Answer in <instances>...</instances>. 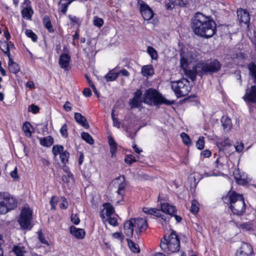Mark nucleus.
Returning <instances> with one entry per match:
<instances>
[{
  "instance_id": "obj_1",
  "label": "nucleus",
  "mask_w": 256,
  "mask_h": 256,
  "mask_svg": "<svg viewBox=\"0 0 256 256\" xmlns=\"http://www.w3.org/2000/svg\"><path fill=\"white\" fill-rule=\"evenodd\" d=\"M192 28L196 35L208 38L216 32V24L210 17L198 12L192 18Z\"/></svg>"
},
{
  "instance_id": "obj_2",
  "label": "nucleus",
  "mask_w": 256,
  "mask_h": 256,
  "mask_svg": "<svg viewBox=\"0 0 256 256\" xmlns=\"http://www.w3.org/2000/svg\"><path fill=\"white\" fill-rule=\"evenodd\" d=\"M220 68L221 64L217 60L207 63L199 62L192 68V70L186 71V75L194 81L196 75L202 76L204 74L216 72Z\"/></svg>"
},
{
  "instance_id": "obj_3",
  "label": "nucleus",
  "mask_w": 256,
  "mask_h": 256,
  "mask_svg": "<svg viewBox=\"0 0 256 256\" xmlns=\"http://www.w3.org/2000/svg\"><path fill=\"white\" fill-rule=\"evenodd\" d=\"M230 208L234 214L240 216L245 212L246 204L242 195L230 192L228 194Z\"/></svg>"
},
{
  "instance_id": "obj_4",
  "label": "nucleus",
  "mask_w": 256,
  "mask_h": 256,
  "mask_svg": "<svg viewBox=\"0 0 256 256\" xmlns=\"http://www.w3.org/2000/svg\"><path fill=\"white\" fill-rule=\"evenodd\" d=\"M180 242L178 237L174 230L166 238L164 236L162 238L160 246L161 249L167 253H172L178 252L180 249Z\"/></svg>"
},
{
  "instance_id": "obj_5",
  "label": "nucleus",
  "mask_w": 256,
  "mask_h": 256,
  "mask_svg": "<svg viewBox=\"0 0 256 256\" xmlns=\"http://www.w3.org/2000/svg\"><path fill=\"white\" fill-rule=\"evenodd\" d=\"M144 96V102L148 104L158 105L164 104L170 105L172 104L163 98L162 95L154 89L150 88L146 90Z\"/></svg>"
},
{
  "instance_id": "obj_6",
  "label": "nucleus",
  "mask_w": 256,
  "mask_h": 256,
  "mask_svg": "<svg viewBox=\"0 0 256 256\" xmlns=\"http://www.w3.org/2000/svg\"><path fill=\"white\" fill-rule=\"evenodd\" d=\"M17 202L10 194L0 192V214H5L16 207Z\"/></svg>"
},
{
  "instance_id": "obj_7",
  "label": "nucleus",
  "mask_w": 256,
  "mask_h": 256,
  "mask_svg": "<svg viewBox=\"0 0 256 256\" xmlns=\"http://www.w3.org/2000/svg\"><path fill=\"white\" fill-rule=\"evenodd\" d=\"M171 87L178 98L188 95L191 90L189 82L184 78L176 81L172 82Z\"/></svg>"
},
{
  "instance_id": "obj_8",
  "label": "nucleus",
  "mask_w": 256,
  "mask_h": 256,
  "mask_svg": "<svg viewBox=\"0 0 256 256\" xmlns=\"http://www.w3.org/2000/svg\"><path fill=\"white\" fill-rule=\"evenodd\" d=\"M180 66L184 69V73L186 74V71L192 70V69H188V64L198 59V55L195 51H189L186 53L183 52L180 54Z\"/></svg>"
},
{
  "instance_id": "obj_9",
  "label": "nucleus",
  "mask_w": 256,
  "mask_h": 256,
  "mask_svg": "<svg viewBox=\"0 0 256 256\" xmlns=\"http://www.w3.org/2000/svg\"><path fill=\"white\" fill-rule=\"evenodd\" d=\"M32 211L28 208H24L21 212L18 222L23 229H30Z\"/></svg>"
},
{
  "instance_id": "obj_10",
  "label": "nucleus",
  "mask_w": 256,
  "mask_h": 256,
  "mask_svg": "<svg viewBox=\"0 0 256 256\" xmlns=\"http://www.w3.org/2000/svg\"><path fill=\"white\" fill-rule=\"evenodd\" d=\"M138 4L141 14L144 20H149L152 19L154 14L149 6L142 0H138Z\"/></svg>"
},
{
  "instance_id": "obj_11",
  "label": "nucleus",
  "mask_w": 256,
  "mask_h": 256,
  "mask_svg": "<svg viewBox=\"0 0 256 256\" xmlns=\"http://www.w3.org/2000/svg\"><path fill=\"white\" fill-rule=\"evenodd\" d=\"M14 46V44L10 42L9 44H6V50H3L4 52L8 56L9 61L8 63V68L10 71L14 74H16L20 71V67L18 65L14 62L12 59L10 58V47Z\"/></svg>"
},
{
  "instance_id": "obj_12",
  "label": "nucleus",
  "mask_w": 256,
  "mask_h": 256,
  "mask_svg": "<svg viewBox=\"0 0 256 256\" xmlns=\"http://www.w3.org/2000/svg\"><path fill=\"white\" fill-rule=\"evenodd\" d=\"M132 220L136 232L138 234H140L146 229L148 225L146 220L142 218H132Z\"/></svg>"
},
{
  "instance_id": "obj_13",
  "label": "nucleus",
  "mask_w": 256,
  "mask_h": 256,
  "mask_svg": "<svg viewBox=\"0 0 256 256\" xmlns=\"http://www.w3.org/2000/svg\"><path fill=\"white\" fill-rule=\"evenodd\" d=\"M252 247L250 244L246 242H242L237 251L236 256H254Z\"/></svg>"
},
{
  "instance_id": "obj_14",
  "label": "nucleus",
  "mask_w": 256,
  "mask_h": 256,
  "mask_svg": "<svg viewBox=\"0 0 256 256\" xmlns=\"http://www.w3.org/2000/svg\"><path fill=\"white\" fill-rule=\"evenodd\" d=\"M161 210L163 212L167 214L170 216H174L175 220L177 222H180L182 220V218L178 215L174 214L176 212V208L168 203L161 204Z\"/></svg>"
},
{
  "instance_id": "obj_15",
  "label": "nucleus",
  "mask_w": 256,
  "mask_h": 256,
  "mask_svg": "<svg viewBox=\"0 0 256 256\" xmlns=\"http://www.w3.org/2000/svg\"><path fill=\"white\" fill-rule=\"evenodd\" d=\"M125 178L124 176H120L114 180L112 184L116 187L118 188L116 191L118 194L122 195V192L124 190L126 186L124 182Z\"/></svg>"
},
{
  "instance_id": "obj_16",
  "label": "nucleus",
  "mask_w": 256,
  "mask_h": 256,
  "mask_svg": "<svg viewBox=\"0 0 256 256\" xmlns=\"http://www.w3.org/2000/svg\"><path fill=\"white\" fill-rule=\"evenodd\" d=\"M238 20L240 24H248L250 22V14L245 10L240 8L237 10Z\"/></svg>"
},
{
  "instance_id": "obj_17",
  "label": "nucleus",
  "mask_w": 256,
  "mask_h": 256,
  "mask_svg": "<svg viewBox=\"0 0 256 256\" xmlns=\"http://www.w3.org/2000/svg\"><path fill=\"white\" fill-rule=\"evenodd\" d=\"M104 208L101 211L100 216L103 220L106 218V216L110 217L114 212L113 206L110 203H105L103 204Z\"/></svg>"
},
{
  "instance_id": "obj_18",
  "label": "nucleus",
  "mask_w": 256,
  "mask_h": 256,
  "mask_svg": "<svg viewBox=\"0 0 256 256\" xmlns=\"http://www.w3.org/2000/svg\"><path fill=\"white\" fill-rule=\"evenodd\" d=\"M142 211L146 214H151L156 217L161 218L165 222L168 221V218H166V216H165L163 214H162L161 211L160 210H158L156 208L145 207L142 208Z\"/></svg>"
},
{
  "instance_id": "obj_19",
  "label": "nucleus",
  "mask_w": 256,
  "mask_h": 256,
  "mask_svg": "<svg viewBox=\"0 0 256 256\" xmlns=\"http://www.w3.org/2000/svg\"><path fill=\"white\" fill-rule=\"evenodd\" d=\"M70 57L68 54H62L60 56L58 64L60 67L65 70H67L70 64Z\"/></svg>"
},
{
  "instance_id": "obj_20",
  "label": "nucleus",
  "mask_w": 256,
  "mask_h": 256,
  "mask_svg": "<svg viewBox=\"0 0 256 256\" xmlns=\"http://www.w3.org/2000/svg\"><path fill=\"white\" fill-rule=\"evenodd\" d=\"M124 228L126 236L129 238L132 237L133 234L134 228L132 218L126 221L124 223Z\"/></svg>"
},
{
  "instance_id": "obj_21",
  "label": "nucleus",
  "mask_w": 256,
  "mask_h": 256,
  "mask_svg": "<svg viewBox=\"0 0 256 256\" xmlns=\"http://www.w3.org/2000/svg\"><path fill=\"white\" fill-rule=\"evenodd\" d=\"M245 100L252 102H256V86H252L248 92H246L245 96H244Z\"/></svg>"
},
{
  "instance_id": "obj_22",
  "label": "nucleus",
  "mask_w": 256,
  "mask_h": 256,
  "mask_svg": "<svg viewBox=\"0 0 256 256\" xmlns=\"http://www.w3.org/2000/svg\"><path fill=\"white\" fill-rule=\"evenodd\" d=\"M70 232L78 239H82L86 234L84 230L76 228L73 226H70Z\"/></svg>"
},
{
  "instance_id": "obj_23",
  "label": "nucleus",
  "mask_w": 256,
  "mask_h": 256,
  "mask_svg": "<svg viewBox=\"0 0 256 256\" xmlns=\"http://www.w3.org/2000/svg\"><path fill=\"white\" fill-rule=\"evenodd\" d=\"M74 118L76 122L83 127L87 129L89 128V124L87 122L86 118L82 116L81 114L76 112L74 114Z\"/></svg>"
},
{
  "instance_id": "obj_24",
  "label": "nucleus",
  "mask_w": 256,
  "mask_h": 256,
  "mask_svg": "<svg viewBox=\"0 0 256 256\" xmlns=\"http://www.w3.org/2000/svg\"><path fill=\"white\" fill-rule=\"evenodd\" d=\"M223 129L225 132L229 131L232 126L231 120L228 116H223L221 119Z\"/></svg>"
},
{
  "instance_id": "obj_25",
  "label": "nucleus",
  "mask_w": 256,
  "mask_h": 256,
  "mask_svg": "<svg viewBox=\"0 0 256 256\" xmlns=\"http://www.w3.org/2000/svg\"><path fill=\"white\" fill-rule=\"evenodd\" d=\"M12 251L16 256H24L27 252L25 247L20 245L14 246Z\"/></svg>"
},
{
  "instance_id": "obj_26",
  "label": "nucleus",
  "mask_w": 256,
  "mask_h": 256,
  "mask_svg": "<svg viewBox=\"0 0 256 256\" xmlns=\"http://www.w3.org/2000/svg\"><path fill=\"white\" fill-rule=\"evenodd\" d=\"M142 74L146 77L152 76L154 74L153 68L152 65H146L142 68Z\"/></svg>"
},
{
  "instance_id": "obj_27",
  "label": "nucleus",
  "mask_w": 256,
  "mask_h": 256,
  "mask_svg": "<svg viewBox=\"0 0 256 256\" xmlns=\"http://www.w3.org/2000/svg\"><path fill=\"white\" fill-rule=\"evenodd\" d=\"M170 2V4H166V7L168 10H172V9L174 6H184V3L183 0H169Z\"/></svg>"
},
{
  "instance_id": "obj_28",
  "label": "nucleus",
  "mask_w": 256,
  "mask_h": 256,
  "mask_svg": "<svg viewBox=\"0 0 256 256\" xmlns=\"http://www.w3.org/2000/svg\"><path fill=\"white\" fill-rule=\"evenodd\" d=\"M33 14V10L30 6H28L22 9V14L23 18L30 20Z\"/></svg>"
},
{
  "instance_id": "obj_29",
  "label": "nucleus",
  "mask_w": 256,
  "mask_h": 256,
  "mask_svg": "<svg viewBox=\"0 0 256 256\" xmlns=\"http://www.w3.org/2000/svg\"><path fill=\"white\" fill-rule=\"evenodd\" d=\"M108 144L110 146V152L112 154V156L113 157L116 155L117 150L116 144L112 137L108 138Z\"/></svg>"
},
{
  "instance_id": "obj_30",
  "label": "nucleus",
  "mask_w": 256,
  "mask_h": 256,
  "mask_svg": "<svg viewBox=\"0 0 256 256\" xmlns=\"http://www.w3.org/2000/svg\"><path fill=\"white\" fill-rule=\"evenodd\" d=\"M238 227L242 229L243 231H249L253 230V224L252 222H248L240 224Z\"/></svg>"
},
{
  "instance_id": "obj_31",
  "label": "nucleus",
  "mask_w": 256,
  "mask_h": 256,
  "mask_svg": "<svg viewBox=\"0 0 256 256\" xmlns=\"http://www.w3.org/2000/svg\"><path fill=\"white\" fill-rule=\"evenodd\" d=\"M232 146V141L228 138H224L222 142H218V146L225 150L227 148Z\"/></svg>"
},
{
  "instance_id": "obj_32",
  "label": "nucleus",
  "mask_w": 256,
  "mask_h": 256,
  "mask_svg": "<svg viewBox=\"0 0 256 256\" xmlns=\"http://www.w3.org/2000/svg\"><path fill=\"white\" fill-rule=\"evenodd\" d=\"M31 127L32 126L30 124L27 122H24L22 126V130L26 136L28 138H30L32 136V132L30 131Z\"/></svg>"
},
{
  "instance_id": "obj_33",
  "label": "nucleus",
  "mask_w": 256,
  "mask_h": 256,
  "mask_svg": "<svg viewBox=\"0 0 256 256\" xmlns=\"http://www.w3.org/2000/svg\"><path fill=\"white\" fill-rule=\"evenodd\" d=\"M44 24L46 28L48 30V31L50 32H54V29L52 28V26L51 24V22L49 17L47 16H44L43 20Z\"/></svg>"
},
{
  "instance_id": "obj_34",
  "label": "nucleus",
  "mask_w": 256,
  "mask_h": 256,
  "mask_svg": "<svg viewBox=\"0 0 256 256\" xmlns=\"http://www.w3.org/2000/svg\"><path fill=\"white\" fill-rule=\"evenodd\" d=\"M248 68L250 74L254 78V81L256 83V65L254 62H250L248 66Z\"/></svg>"
},
{
  "instance_id": "obj_35",
  "label": "nucleus",
  "mask_w": 256,
  "mask_h": 256,
  "mask_svg": "<svg viewBox=\"0 0 256 256\" xmlns=\"http://www.w3.org/2000/svg\"><path fill=\"white\" fill-rule=\"evenodd\" d=\"M142 102L141 98H133L132 100H130L129 104L131 108H134L140 107Z\"/></svg>"
},
{
  "instance_id": "obj_36",
  "label": "nucleus",
  "mask_w": 256,
  "mask_h": 256,
  "mask_svg": "<svg viewBox=\"0 0 256 256\" xmlns=\"http://www.w3.org/2000/svg\"><path fill=\"white\" fill-rule=\"evenodd\" d=\"M128 244L130 250L134 252L138 253L140 252V248L132 240L128 239Z\"/></svg>"
},
{
  "instance_id": "obj_37",
  "label": "nucleus",
  "mask_w": 256,
  "mask_h": 256,
  "mask_svg": "<svg viewBox=\"0 0 256 256\" xmlns=\"http://www.w3.org/2000/svg\"><path fill=\"white\" fill-rule=\"evenodd\" d=\"M119 76V73L110 72L105 76V78L107 82H112L115 80Z\"/></svg>"
},
{
  "instance_id": "obj_38",
  "label": "nucleus",
  "mask_w": 256,
  "mask_h": 256,
  "mask_svg": "<svg viewBox=\"0 0 256 256\" xmlns=\"http://www.w3.org/2000/svg\"><path fill=\"white\" fill-rule=\"evenodd\" d=\"M82 138L90 144H94V140L88 132H82L81 134Z\"/></svg>"
},
{
  "instance_id": "obj_39",
  "label": "nucleus",
  "mask_w": 256,
  "mask_h": 256,
  "mask_svg": "<svg viewBox=\"0 0 256 256\" xmlns=\"http://www.w3.org/2000/svg\"><path fill=\"white\" fill-rule=\"evenodd\" d=\"M54 142L53 138L51 136H48L44 138L40 141V144L44 146H49L52 144Z\"/></svg>"
},
{
  "instance_id": "obj_40",
  "label": "nucleus",
  "mask_w": 256,
  "mask_h": 256,
  "mask_svg": "<svg viewBox=\"0 0 256 256\" xmlns=\"http://www.w3.org/2000/svg\"><path fill=\"white\" fill-rule=\"evenodd\" d=\"M64 150V147L63 146L61 145H55L53 146L52 149V152L53 154L56 156L58 154H60Z\"/></svg>"
},
{
  "instance_id": "obj_41",
  "label": "nucleus",
  "mask_w": 256,
  "mask_h": 256,
  "mask_svg": "<svg viewBox=\"0 0 256 256\" xmlns=\"http://www.w3.org/2000/svg\"><path fill=\"white\" fill-rule=\"evenodd\" d=\"M147 51L152 59L156 60L157 58V52L154 48L148 46L147 48Z\"/></svg>"
},
{
  "instance_id": "obj_42",
  "label": "nucleus",
  "mask_w": 256,
  "mask_h": 256,
  "mask_svg": "<svg viewBox=\"0 0 256 256\" xmlns=\"http://www.w3.org/2000/svg\"><path fill=\"white\" fill-rule=\"evenodd\" d=\"M68 158L69 153L66 150L63 151L60 154V159L64 164H66L68 162Z\"/></svg>"
},
{
  "instance_id": "obj_43",
  "label": "nucleus",
  "mask_w": 256,
  "mask_h": 256,
  "mask_svg": "<svg viewBox=\"0 0 256 256\" xmlns=\"http://www.w3.org/2000/svg\"><path fill=\"white\" fill-rule=\"evenodd\" d=\"M93 24L96 27L100 28L104 24V20L102 18L95 16L94 17Z\"/></svg>"
},
{
  "instance_id": "obj_44",
  "label": "nucleus",
  "mask_w": 256,
  "mask_h": 256,
  "mask_svg": "<svg viewBox=\"0 0 256 256\" xmlns=\"http://www.w3.org/2000/svg\"><path fill=\"white\" fill-rule=\"evenodd\" d=\"M199 208L198 202L196 200H193L191 204L190 212L194 214H196Z\"/></svg>"
},
{
  "instance_id": "obj_45",
  "label": "nucleus",
  "mask_w": 256,
  "mask_h": 256,
  "mask_svg": "<svg viewBox=\"0 0 256 256\" xmlns=\"http://www.w3.org/2000/svg\"><path fill=\"white\" fill-rule=\"evenodd\" d=\"M25 33L27 36L32 38V41H36L38 38L37 36L31 30H26Z\"/></svg>"
},
{
  "instance_id": "obj_46",
  "label": "nucleus",
  "mask_w": 256,
  "mask_h": 256,
  "mask_svg": "<svg viewBox=\"0 0 256 256\" xmlns=\"http://www.w3.org/2000/svg\"><path fill=\"white\" fill-rule=\"evenodd\" d=\"M181 138L182 140L184 143L186 145H189L191 144L189 136L186 133H182Z\"/></svg>"
},
{
  "instance_id": "obj_47",
  "label": "nucleus",
  "mask_w": 256,
  "mask_h": 256,
  "mask_svg": "<svg viewBox=\"0 0 256 256\" xmlns=\"http://www.w3.org/2000/svg\"><path fill=\"white\" fill-rule=\"evenodd\" d=\"M204 138L200 136L196 142V146L198 149L202 150L204 148Z\"/></svg>"
},
{
  "instance_id": "obj_48",
  "label": "nucleus",
  "mask_w": 256,
  "mask_h": 256,
  "mask_svg": "<svg viewBox=\"0 0 256 256\" xmlns=\"http://www.w3.org/2000/svg\"><path fill=\"white\" fill-rule=\"evenodd\" d=\"M60 132L62 134V136L66 138L68 136V128H67V125L66 124H64L60 129Z\"/></svg>"
},
{
  "instance_id": "obj_49",
  "label": "nucleus",
  "mask_w": 256,
  "mask_h": 256,
  "mask_svg": "<svg viewBox=\"0 0 256 256\" xmlns=\"http://www.w3.org/2000/svg\"><path fill=\"white\" fill-rule=\"evenodd\" d=\"M70 220L72 222L76 225L78 224L80 222V218L76 214H72L70 216Z\"/></svg>"
},
{
  "instance_id": "obj_50",
  "label": "nucleus",
  "mask_w": 256,
  "mask_h": 256,
  "mask_svg": "<svg viewBox=\"0 0 256 256\" xmlns=\"http://www.w3.org/2000/svg\"><path fill=\"white\" fill-rule=\"evenodd\" d=\"M136 160L134 156L132 155L126 156L124 160L125 162L128 164H132V162H136Z\"/></svg>"
},
{
  "instance_id": "obj_51",
  "label": "nucleus",
  "mask_w": 256,
  "mask_h": 256,
  "mask_svg": "<svg viewBox=\"0 0 256 256\" xmlns=\"http://www.w3.org/2000/svg\"><path fill=\"white\" fill-rule=\"evenodd\" d=\"M68 202L65 198H62V202L60 204V208L62 209L66 210L68 208Z\"/></svg>"
},
{
  "instance_id": "obj_52",
  "label": "nucleus",
  "mask_w": 256,
  "mask_h": 256,
  "mask_svg": "<svg viewBox=\"0 0 256 256\" xmlns=\"http://www.w3.org/2000/svg\"><path fill=\"white\" fill-rule=\"evenodd\" d=\"M39 110H40V108L38 106H37L35 104H33L30 105L28 108V110L29 112L30 111L34 114H36V113L38 112L39 111Z\"/></svg>"
},
{
  "instance_id": "obj_53",
  "label": "nucleus",
  "mask_w": 256,
  "mask_h": 256,
  "mask_svg": "<svg viewBox=\"0 0 256 256\" xmlns=\"http://www.w3.org/2000/svg\"><path fill=\"white\" fill-rule=\"evenodd\" d=\"M234 148L236 151L238 152H240L243 150L244 146L242 143H240V144L238 143V144L234 145Z\"/></svg>"
},
{
  "instance_id": "obj_54",
  "label": "nucleus",
  "mask_w": 256,
  "mask_h": 256,
  "mask_svg": "<svg viewBox=\"0 0 256 256\" xmlns=\"http://www.w3.org/2000/svg\"><path fill=\"white\" fill-rule=\"evenodd\" d=\"M38 238L42 244H48L47 240L45 239L41 232H38Z\"/></svg>"
},
{
  "instance_id": "obj_55",
  "label": "nucleus",
  "mask_w": 256,
  "mask_h": 256,
  "mask_svg": "<svg viewBox=\"0 0 256 256\" xmlns=\"http://www.w3.org/2000/svg\"><path fill=\"white\" fill-rule=\"evenodd\" d=\"M108 222L110 224L113 226H117L118 225L117 220L114 218H112L110 216L108 218Z\"/></svg>"
},
{
  "instance_id": "obj_56",
  "label": "nucleus",
  "mask_w": 256,
  "mask_h": 256,
  "mask_svg": "<svg viewBox=\"0 0 256 256\" xmlns=\"http://www.w3.org/2000/svg\"><path fill=\"white\" fill-rule=\"evenodd\" d=\"M83 94L86 97H90L92 96V93L91 90L89 88H86L84 90Z\"/></svg>"
},
{
  "instance_id": "obj_57",
  "label": "nucleus",
  "mask_w": 256,
  "mask_h": 256,
  "mask_svg": "<svg viewBox=\"0 0 256 256\" xmlns=\"http://www.w3.org/2000/svg\"><path fill=\"white\" fill-rule=\"evenodd\" d=\"M62 170L66 173V174H68V177L70 178L73 176L72 174H71L69 168L66 165L63 166Z\"/></svg>"
},
{
  "instance_id": "obj_58",
  "label": "nucleus",
  "mask_w": 256,
  "mask_h": 256,
  "mask_svg": "<svg viewBox=\"0 0 256 256\" xmlns=\"http://www.w3.org/2000/svg\"><path fill=\"white\" fill-rule=\"evenodd\" d=\"M64 108L66 112L70 111L72 110L70 103L69 102L66 101L64 106Z\"/></svg>"
},
{
  "instance_id": "obj_59",
  "label": "nucleus",
  "mask_w": 256,
  "mask_h": 256,
  "mask_svg": "<svg viewBox=\"0 0 256 256\" xmlns=\"http://www.w3.org/2000/svg\"><path fill=\"white\" fill-rule=\"evenodd\" d=\"M211 152L208 150H204L202 153L201 155L204 158H208L211 156Z\"/></svg>"
},
{
  "instance_id": "obj_60",
  "label": "nucleus",
  "mask_w": 256,
  "mask_h": 256,
  "mask_svg": "<svg viewBox=\"0 0 256 256\" xmlns=\"http://www.w3.org/2000/svg\"><path fill=\"white\" fill-rule=\"evenodd\" d=\"M73 178V176L70 178L68 177V174H66L62 176V180L68 183L70 182V180H72Z\"/></svg>"
},
{
  "instance_id": "obj_61",
  "label": "nucleus",
  "mask_w": 256,
  "mask_h": 256,
  "mask_svg": "<svg viewBox=\"0 0 256 256\" xmlns=\"http://www.w3.org/2000/svg\"><path fill=\"white\" fill-rule=\"evenodd\" d=\"M142 92L140 90H138L134 94V97L135 98H141Z\"/></svg>"
},
{
  "instance_id": "obj_62",
  "label": "nucleus",
  "mask_w": 256,
  "mask_h": 256,
  "mask_svg": "<svg viewBox=\"0 0 256 256\" xmlns=\"http://www.w3.org/2000/svg\"><path fill=\"white\" fill-rule=\"evenodd\" d=\"M118 73H119V74H121L123 76H128L130 75V73L128 72L125 69L120 70Z\"/></svg>"
},
{
  "instance_id": "obj_63",
  "label": "nucleus",
  "mask_w": 256,
  "mask_h": 256,
  "mask_svg": "<svg viewBox=\"0 0 256 256\" xmlns=\"http://www.w3.org/2000/svg\"><path fill=\"white\" fill-rule=\"evenodd\" d=\"M10 176L14 178H18V175H17V168H14V170L11 172L10 174Z\"/></svg>"
},
{
  "instance_id": "obj_64",
  "label": "nucleus",
  "mask_w": 256,
  "mask_h": 256,
  "mask_svg": "<svg viewBox=\"0 0 256 256\" xmlns=\"http://www.w3.org/2000/svg\"><path fill=\"white\" fill-rule=\"evenodd\" d=\"M26 86L28 88L30 89H32L34 88V82H32V81H28L26 84Z\"/></svg>"
}]
</instances>
